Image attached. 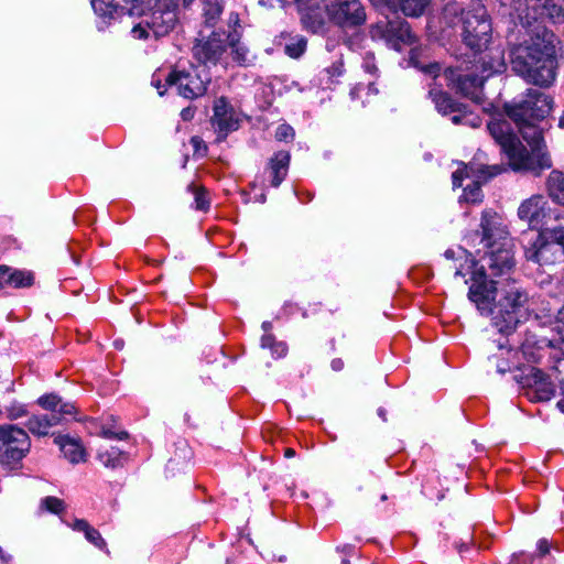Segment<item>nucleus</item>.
I'll return each mask as SVG.
<instances>
[{
	"label": "nucleus",
	"instance_id": "nucleus-1",
	"mask_svg": "<svg viewBox=\"0 0 564 564\" xmlns=\"http://www.w3.org/2000/svg\"><path fill=\"white\" fill-rule=\"evenodd\" d=\"M468 299L482 315L491 316L501 334H510L528 317L529 294L521 284L512 278H490L484 265L473 273Z\"/></svg>",
	"mask_w": 564,
	"mask_h": 564
},
{
	"label": "nucleus",
	"instance_id": "nucleus-2",
	"mask_svg": "<svg viewBox=\"0 0 564 564\" xmlns=\"http://www.w3.org/2000/svg\"><path fill=\"white\" fill-rule=\"evenodd\" d=\"M534 121L514 122L518 131L530 145L531 153L522 144L506 118H492L487 124L490 135L500 147L501 153L508 159L513 171H531L540 174L542 170L552 166V160L546 151L543 138V130Z\"/></svg>",
	"mask_w": 564,
	"mask_h": 564
},
{
	"label": "nucleus",
	"instance_id": "nucleus-3",
	"mask_svg": "<svg viewBox=\"0 0 564 564\" xmlns=\"http://www.w3.org/2000/svg\"><path fill=\"white\" fill-rule=\"evenodd\" d=\"M525 36L510 47L511 68L527 82L547 87L555 79V34L538 24L525 31Z\"/></svg>",
	"mask_w": 564,
	"mask_h": 564
},
{
	"label": "nucleus",
	"instance_id": "nucleus-4",
	"mask_svg": "<svg viewBox=\"0 0 564 564\" xmlns=\"http://www.w3.org/2000/svg\"><path fill=\"white\" fill-rule=\"evenodd\" d=\"M306 29L314 33L323 30L330 20L344 30L356 29L367 15L360 0H294Z\"/></svg>",
	"mask_w": 564,
	"mask_h": 564
},
{
	"label": "nucleus",
	"instance_id": "nucleus-5",
	"mask_svg": "<svg viewBox=\"0 0 564 564\" xmlns=\"http://www.w3.org/2000/svg\"><path fill=\"white\" fill-rule=\"evenodd\" d=\"M443 19L451 26L460 24L462 41L475 53L488 48L492 39V28L485 7L477 4L466 11L460 4L449 2L444 7Z\"/></svg>",
	"mask_w": 564,
	"mask_h": 564
},
{
	"label": "nucleus",
	"instance_id": "nucleus-6",
	"mask_svg": "<svg viewBox=\"0 0 564 564\" xmlns=\"http://www.w3.org/2000/svg\"><path fill=\"white\" fill-rule=\"evenodd\" d=\"M525 258L542 267L564 262V230L538 234L535 240L525 247Z\"/></svg>",
	"mask_w": 564,
	"mask_h": 564
},
{
	"label": "nucleus",
	"instance_id": "nucleus-7",
	"mask_svg": "<svg viewBox=\"0 0 564 564\" xmlns=\"http://www.w3.org/2000/svg\"><path fill=\"white\" fill-rule=\"evenodd\" d=\"M552 109V99L536 88L528 89L525 96L510 104H505L503 110L513 122L540 120L546 117Z\"/></svg>",
	"mask_w": 564,
	"mask_h": 564
},
{
	"label": "nucleus",
	"instance_id": "nucleus-8",
	"mask_svg": "<svg viewBox=\"0 0 564 564\" xmlns=\"http://www.w3.org/2000/svg\"><path fill=\"white\" fill-rule=\"evenodd\" d=\"M31 440L29 434L14 424L0 425V464L17 466L29 454Z\"/></svg>",
	"mask_w": 564,
	"mask_h": 564
},
{
	"label": "nucleus",
	"instance_id": "nucleus-9",
	"mask_svg": "<svg viewBox=\"0 0 564 564\" xmlns=\"http://www.w3.org/2000/svg\"><path fill=\"white\" fill-rule=\"evenodd\" d=\"M511 12L510 15L519 21V24L524 31L532 30L538 25L539 19H550L553 22H560L564 20V13L561 7L555 4L552 0L543 1L536 9V11H530L528 0H511L510 2ZM539 25H541L539 23Z\"/></svg>",
	"mask_w": 564,
	"mask_h": 564
},
{
	"label": "nucleus",
	"instance_id": "nucleus-10",
	"mask_svg": "<svg viewBox=\"0 0 564 564\" xmlns=\"http://www.w3.org/2000/svg\"><path fill=\"white\" fill-rule=\"evenodd\" d=\"M369 33L373 40H382L395 51H400L403 45L413 44L415 40L408 22L398 17L392 20L386 17L377 21L370 26Z\"/></svg>",
	"mask_w": 564,
	"mask_h": 564
},
{
	"label": "nucleus",
	"instance_id": "nucleus-11",
	"mask_svg": "<svg viewBox=\"0 0 564 564\" xmlns=\"http://www.w3.org/2000/svg\"><path fill=\"white\" fill-rule=\"evenodd\" d=\"M444 77L453 89L463 96L469 98L476 104H481L484 100L482 86L486 80L477 70L462 69V68H447Z\"/></svg>",
	"mask_w": 564,
	"mask_h": 564
},
{
	"label": "nucleus",
	"instance_id": "nucleus-12",
	"mask_svg": "<svg viewBox=\"0 0 564 564\" xmlns=\"http://www.w3.org/2000/svg\"><path fill=\"white\" fill-rule=\"evenodd\" d=\"M429 95L436 110L444 116H451V121L454 124L479 127L480 118L469 110L466 105L456 102L447 93L433 88L429 91Z\"/></svg>",
	"mask_w": 564,
	"mask_h": 564
},
{
	"label": "nucleus",
	"instance_id": "nucleus-13",
	"mask_svg": "<svg viewBox=\"0 0 564 564\" xmlns=\"http://www.w3.org/2000/svg\"><path fill=\"white\" fill-rule=\"evenodd\" d=\"M225 31H213L207 37L197 39L192 52L200 64L216 65L227 52L228 42Z\"/></svg>",
	"mask_w": 564,
	"mask_h": 564
},
{
	"label": "nucleus",
	"instance_id": "nucleus-14",
	"mask_svg": "<svg viewBox=\"0 0 564 564\" xmlns=\"http://www.w3.org/2000/svg\"><path fill=\"white\" fill-rule=\"evenodd\" d=\"M165 82L169 86H176L178 95L194 99L206 93L209 79L202 78L195 69L192 72L173 69L166 76Z\"/></svg>",
	"mask_w": 564,
	"mask_h": 564
},
{
	"label": "nucleus",
	"instance_id": "nucleus-15",
	"mask_svg": "<svg viewBox=\"0 0 564 564\" xmlns=\"http://www.w3.org/2000/svg\"><path fill=\"white\" fill-rule=\"evenodd\" d=\"M213 111L212 124L217 132V141L221 142L229 133L238 130L240 116L225 97L215 99Z\"/></svg>",
	"mask_w": 564,
	"mask_h": 564
},
{
	"label": "nucleus",
	"instance_id": "nucleus-16",
	"mask_svg": "<svg viewBox=\"0 0 564 564\" xmlns=\"http://www.w3.org/2000/svg\"><path fill=\"white\" fill-rule=\"evenodd\" d=\"M489 251L484 258L485 269L488 275L494 279L511 278L510 273L514 267L513 252L510 248V241L496 245L494 248H487Z\"/></svg>",
	"mask_w": 564,
	"mask_h": 564
},
{
	"label": "nucleus",
	"instance_id": "nucleus-17",
	"mask_svg": "<svg viewBox=\"0 0 564 564\" xmlns=\"http://www.w3.org/2000/svg\"><path fill=\"white\" fill-rule=\"evenodd\" d=\"M481 240L484 248H494L496 245L509 241V232L502 218L492 210H485L480 220Z\"/></svg>",
	"mask_w": 564,
	"mask_h": 564
},
{
	"label": "nucleus",
	"instance_id": "nucleus-18",
	"mask_svg": "<svg viewBox=\"0 0 564 564\" xmlns=\"http://www.w3.org/2000/svg\"><path fill=\"white\" fill-rule=\"evenodd\" d=\"M524 381L530 389L528 394L532 401H549L555 394V387L550 381V376L538 368L531 367L524 376Z\"/></svg>",
	"mask_w": 564,
	"mask_h": 564
},
{
	"label": "nucleus",
	"instance_id": "nucleus-19",
	"mask_svg": "<svg viewBox=\"0 0 564 564\" xmlns=\"http://www.w3.org/2000/svg\"><path fill=\"white\" fill-rule=\"evenodd\" d=\"M145 0H91L95 13L105 21L116 19L122 14H132L139 4Z\"/></svg>",
	"mask_w": 564,
	"mask_h": 564
},
{
	"label": "nucleus",
	"instance_id": "nucleus-20",
	"mask_svg": "<svg viewBox=\"0 0 564 564\" xmlns=\"http://www.w3.org/2000/svg\"><path fill=\"white\" fill-rule=\"evenodd\" d=\"M547 200L543 195L535 194L524 199L518 208V217L535 228L544 225Z\"/></svg>",
	"mask_w": 564,
	"mask_h": 564
},
{
	"label": "nucleus",
	"instance_id": "nucleus-21",
	"mask_svg": "<svg viewBox=\"0 0 564 564\" xmlns=\"http://www.w3.org/2000/svg\"><path fill=\"white\" fill-rule=\"evenodd\" d=\"M473 68L484 78H489L495 74H500L506 69L503 51L499 46H492L479 53Z\"/></svg>",
	"mask_w": 564,
	"mask_h": 564
},
{
	"label": "nucleus",
	"instance_id": "nucleus-22",
	"mask_svg": "<svg viewBox=\"0 0 564 564\" xmlns=\"http://www.w3.org/2000/svg\"><path fill=\"white\" fill-rule=\"evenodd\" d=\"M144 23L155 39L165 36L174 28L176 14L170 9H154L143 12Z\"/></svg>",
	"mask_w": 564,
	"mask_h": 564
},
{
	"label": "nucleus",
	"instance_id": "nucleus-23",
	"mask_svg": "<svg viewBox=\"0 0 564 564\" xmlns=\"http://www.w3.org/2000/svg\"><path fill=\"white\" fill-rule=\"evenodd\" d=\"M226 39L228 42L227 50H230L232 62L242 67H249L254 64L257 55L241 41V34L229 32Z\"/></svg>",
	"mask_w": 564,
	"mask_h": 564
},
{
	"label": "nucleus",
	"instance_id": "nucleus-24",
	"mask_svg": "<svg viewBox=\"0 0 564 564\" xmlns=\"http://www.w3.org/2000/svg\"><path fill=\"white\" fill-rule=\"evenodd\" d=\"M503 171V167L500 165H476L474 163L469 165H464L463 169H458L452 175L454 187L462 186V182L465 177H478L484 181H488L489 178L500 174Z\"/></svg>",
	"mask_w": 564,
	"mask_h": 564
},
{
	"label": "nucleus",
	"instance_id": "nucleus-25",
	"mask_svg": "<svg viewBox=\"0 0 564 564\" xmlns=\"http://www.w3.org/2000/svg\"><path fill=\"white\" fill-rule=\"evenodd\" d=\"M375 6L399 7L405 15L419 17L431 0H370Z\"/></svg>",
	"mask_w": 564,
	"mask_h": 564
},
{
	"label": "nucleus",
	"instance_id": "nucleus-26",
	"mask_svg": "<svg viewBox=\"0 0 564 564\" xmlns=\"http://www.w3.org/2000/svg\"><path fill=\"white\" fill-rule=\"evenodd\" d=\"M55 443L70 463L77 464L85 460V449L77 440L70 438L67 435H58L55 437Z\"/></svg>",
	"mask_w": 564,
	"mask_h": 564
},
{
	"label": "nucleus",
	"instance_id": "nucleus-27",
	"mask_svg": "<svg viewBox=\"0 0 564 564\" xmlns=\"http://www.w3.org/2000/svg\"><path fill=\"white\" fill-rule=\"evenodd\" d=\"M290 153L288 151H279L270 160V169L272 173L271 185L278 187L285 178L290 164Z\"/></svg>",
	"mask_w": 564,
	"mask_h": 564
},
{
	"label": "nucleus",
	"instance_id": "nucleus-28",
	"mask_svg": "<svg viewBox=\"0 0 564 564\" xmlns=\"http://www.w3.org/2000/svg\"><path fill=\"white\" fill-rule=\"evenodd\" d=\"M58 425V421L48 414H33L26 422L28 430L36 436H46L53 426Z\"/></svg>",
	"mask_w": 564,
	"mask_h": 564
},
{
	"label": "nucleus",
	"instance_id": "nucleus-29",
	"mask_svg": "<svg viewBox=\"0 0 564 564\" xmlns=\"http://www.w3.org/2000/svg\"><path fill=\"white\" fill-rule=\"evenodd\" d=\"M546 188L551 199L564 206V173L552 171L546 181Z\"/></svg>",
	"mask_w": 564,
	"mask_h": 564
},
{
	"label": "nucleus",
	"instance_id": "nucleus-30",
	"mask_svg": "<svg viewBox=\"0 0 564 564\" xmlns=\"http://www.w3.org/2000/svg\"><path fill=\"white\" fill-rule=\"evenodd\" d=\"M37 404L44 410L51 412L58 406L61 413H76V408L73 403L64 401L56 393H48L37 399Z\"/></svg>",
	"mask_w": 564,
	"mask_h": 564
},
{
	"label": "nucleus",
	"instance_id": "nucleus-31",
	"mask_svg": "<svg viewBox=\"0 0 564 564\" xmlns=\"http://www.w3.org/2000/svg\"><path fill=\"white\" fill-rule=\"evenodd\" d=\"M223 11V0H203L202 15L207 26H215Z\"/></svg>",
	"mask_w": 564,
	"mask_h": 564
},
{
	"label": "nucleus",
	"instance_id": "nucleus-32",
	"mask_svg": "<svg viewBox=\"0 0 564 564\" xmlns=\"http://www.w3.org/2000/svg\"><path fill=\"white\" fill-rule=\"evenodd\" d=\"M422 54V50L419 47H413L410 52V63L422 70L423 73L431 75L433 77H437L441 73L442 66L440 63H424L420 59Z\"/></svg>",
	"mask_w": 564,
	"mask_h": 564
},
{
	"label": "nucleus",
	"instance_id": "nucleus-33",
	"mask_svg": "<svg viewBox=\"0 0 564 564\" xmlns=\"http://www.w3.org/2000/svg\"><path fill=\"white\" fill-rule=\"evenodd\" d=\"M33 281L34 278L31 272L7 267V286L28 288L33 284Z\"/></svg>",
	"mask_w": 564,
	"mask_h": 564
},
{
	"label": "nucleus",
	"instance_id": "nucleus-34",
	"mask_svg": "<svg viewBox=\"0 0 564 564\" xmlns=\"http://www.w3.org/2000/svg\"><path fill=\"white\" fill-rule=\"evenodd\" d=\"M485 181L482 178L475 177L473 180L471 184L467 185L464 188L463 197L468 203H480L482 199V192H481V183Z\"/></svg>",
	"mask_w": 564,
	"mask_h": 564
},
{
	"label": "nucleus",
	"instance_id": "nucleus-35",
	"mask_svg": "<svg viewBox=\"0 0 564 564\" xmlns=\"http://www.w3.org/2000/svg\"><path fill=\"white\" fill-rule=\"evenodd\" d=\"M187 189L194 195L196 209L207 210L209 208V200L206 197L204 187L192 183L187 186Z\"/></svg>",
	"mask_w": 564,
	"mask_h": 564
},
{
	"label": "nucleus",
	"instance_id": "nucleus-36",
	"mask_svg": "<svg viewBox=\"0 0 564 564\" xmlns=\"http://www.w3.org/2000/svg\"><path fill=\"white\" fill-rule=\"evenodd\" d=\"M306 40L304 37L293 39L290 43L285 44L284 52L292 58H299L306 50Z\"/></svg>",
	"mask_w": 564,
	"mask_h": 564
},
{
	"label": "nucleus",
	"instance_id": "nucleus-37",
	"mask_svg": "<svg viewBox=\"0 0 564 564\" xmlns=\"http://www.w3.org/2000/svg\"><path fill=\"white\" fill-rule=\"evenodd\" d=\"M120 456H121V452L116 447H112L105 452H100L98 454V458L101 462V464L106 467H111V468H115L119 465Z\"/></svg>",
	"mask_w": 564,
	"mask_h": 564
},
{
	"label": "nucleus",
	"instance_id": "nucleus-38",
	"mask_svg": "<svg viewBox=\"0 0 564 564\" xmlns=\"http://www.w3.org/2000/svg\"><path fill=\"white\" fill-rule=\"evenodd\" d=\"M41 507L55 514L62 512L65 508L62 499L52 496L42 499Z\"/></svg>",
	"mask_w": 564,
	"mask_h": 564
},
{
	"label": "nucleus",
	"instance_id": "nucleus-39",
	"mask_svg": "<svg viewBox=\"0 0 564 564\" xmlns=\"http://www.w3.org/2000/svg\"><path fill=\"white\" fill-rule=\"evenodd\" d=\"M6 413H7L8 419L18 420L28 414V409L24 404H22L20 402H12L7 406Z\"/></svg>",
	"mask_w": 564,
	"mask_h": 564
},
{
	"label": "nucleus",
	"instance_id": "nucleus-40",
	"mask_svg": "<svg viewBox=\"0 0 564 564\" xmlns=\"http://www.w3.org/2000/svg\"><path fill=\"white\" fill-rule=\"evenodd\" d=\"M274 338L270 334H265L261 338V346L263 348H272L274 352L278 354L279 357H282L286 354V346L282 343L273 345Z\"/></svg>",
	"mask_w": 564,
	"mask_h": 564
},
{
	"label": "nucleus",
	"instance_id": "nucleus-41",
	"mask_svg": "<svg viewBox=\"0 0 564 564\" xmlns=\"http://www.w3.org/2000/svg\"><path fill=\"white\" fill-rule=\"evenodd\" d=\"M85 538L87 539V541H89L91 544H94L98 549H101V550L106 549V542L102 539L101 534L99 533L98 530H96L91 525L86 531Z\"/></svg>",
	"mask_w": 564,
	"mask_h": 564
},
{
	"label": "nucleus",
	"instance_id": "nucleus-42",
	"mask_svg": "<svg viewBox=\"0 0 564 564\" xmlns=\"http://www.w3.org/2000/svg\"><path fill=\"white\" fill-rule=\"evenodd\" d=\"M294 138V129L289 124H280L275 130V139L288 141Z\"/></svg>",
	"mask_w": 564,
	"mask_h": 564
},
{
	"label": "nucleus",
	"instance_id": "nucleus-43",
	"mask_svg": "<svg viewBox=\"0 0 564 564\" xmlns=\"http://www.w3.org/2000/svg\"><path fill=\"white\" fill-rule=\"evenodd\" d=\"M131 33L134 39H139V40H145V39L150 37V34H152V32L145 25L144 17L142 18V20L139 24H137L132 28Z\"/></svg>",
	"mask_w": 564,
	"mask_h": 564
},
{
	"label": "nucleus",
	"instance_id": "nucleus-44",
	"mask_svg": "<svg viewBox=\"0 0 564 564\" xmlns=\"http://www.w3.org/2000/svg\"><path fill=\"white\" fill-rule=\"evenodd\" d=\"M228 34L229 32H237L242 35V30L240 25L239 14L237 12H230L227 19Z\"/></svg>",
	"mask_w": 564,
	"mask_h": 564
},
{
	"label": "nucleus",
	"instance_id": "nucleus-45",
	"mask_svg": "<svg viewBox=\"0 0 564 564\" xmlns=\"http://www.w3.org/2000/svg\"><path fill=\"white\" fill-rule=\"evenodd\" d=\"M191 144L193 145L194 154H197L199 156H205L207 154V145L200 137H192Z\"/></svg>",
	"mask_w": 564,
	"mask_h": 564
},
{
	"label": "nucleus",
	"instance_id": "nucleus-46",
	"mask_svg": "<svg viewBox=\"0 0 564 564\" xmlns=\"http://www.w3.org/2000/svg\"><path fill=\"white\" fill-rule=\"evenodd\" d=\"M47 414L50 416L56 417V420L58 421V424H62L64 422H67L70 419H74L76 413H61L58 406H56L54 410H52Z\"/></svg>",
	"mask_w": 564,
	"mask_h": 564
},
{
	"label": "nucleus",
	"instance_id": "nucleus-47",
	"mask_svg": "<svg viewBox=\"0 0 564 564\" xmlns=\"http://www.w3.org/2000/svg\"><path fill=\"white\" fill-rule=\"evenodd\" d=\"M72 528L76 531L84 532L85 534L86 531L90 528V524L84 519H77L72 525Z\"/></svg>",
	"mask_w": 564,
	"mask_h": 564
},
{
	"label": "nucleus",
	"instance_id": "nucleus-48",
	"mask_svg": "<svg viewBox=\"0 0 564 564\" xmlns=\"http://www.w3.org/2000/svg\"><path fill=\"white\" fill-rule=\"evenodd\" d=\"M538 551H539L540 555H545L550 552V543L546 539L539 540Z\"/></svg>",
	"mask_w": 564,
	"mask_h": 564
},
{
	"label": "nucleus",
	"instance_id": "nucleus-49",
	"mask_svg": "<svg viewBox=\"0 0 564 564\" xmlns=\"http://www.w3.org/2000/svg\"><path fill=\"white\" fill-rule=\"evenodd\" d=\"M7 286V265H0V289Z\"/></svg>",
	"mask_w": 564,
	"mask_h": 564
},
{
	"label": "nucleus",
	"instance_id": "nucleus-50",
	"mask_svg": "<svg viewBox=\"0 0 564 564\" xmlns=\"http://www.w3.org/2000/svg\"><path fill=\"white\" fill-rule=\"evenodd\" d=\"M332 369L335 371H339L344 368V362L341 359H334L330 364Z\"/></svg>",
	"mask_w": 564,
	"mask_h": 564
},
{
	"label": "nucleus",
	"instance_id": "nucleus-51",
	"mask_svg": "<svg viewBox=\"0 0 564 564\" xmlns=\"http://www.w3.org/2000/svg\"><path fill=\"white\" fill-rule=\"evenodd\" d=\"M10 560H11V556L4 554L3 550L0 547V562L9 563Z\"/></svg>",
	"mask_w": 564,
	"mask_h": 564
},
{
	"label": "nucleus",
	"instance_id": "nucleus-52",
	"mask_svg": "<svg viewBox=\"0 0 564 564\" xmlns=\"http://www.w3.org/2000/svg\"><path fill=\"white\" fill-rule=\"evenodd\" d=\"M192 116H193V111H192L191 109H184V110L182 111V118H183L184 120H188V119H191V118H192Z\"/></svg>",
	"mask_w": 564,
	"mask_h": 564
},
{
	"label": "nucleus",
	"instance_id": "nucleus-53",
	"mask_svg": "<svg viewBox=\"0 0 564 564\" xmlns=\"http://www.w3.org/2000/svg\"><path fill=\"white\" fill-rule=\"evenodd\" d=\"M365 68L367 72L372 73L376 69V66L371 62L367 61L365 62Z\"/></svg>",
	"mask_w": 564,
	"mask_h": 564
},
{
	"label": "nucleus",
	"instance_id": "nucleus-54",
	"mask_svg": "<svg viewBox=\"0 0 564 564\" xmlns=\"http://www.w3.org/2000/svg\"><path fill=\"white\" fill-rule=\"evenodd\" d=\"M102 435H104L105 437H107V438H115L116 432H112V431H110V430H105V431L102 432Z\"/></svg>",
	"mask_w": 564,
	"mask_h": 564
},
{
	"label": "nucleus",
	"instance_id": "nucleus-55",
	"mask_svg": "<svg viewBox=\"0 0 564 564\" xmlns=\"http://www.w3.org/2000/svg\"><path fill=\"white\" fill-rule=\"evenodd\" d=\"M284 455L288 458L294 457L295 451L293 448H286Z\"/></svg>",
	"mask_w": 564,
	"mask_h": 564
},
{
	"label": "nucleus",
	"instance_id": "nucleus-56",
	"mask_svg": "<svg viewBox=\"0 0 564 564\" xmlns=\"http://www.w3.org/2000/svg\"><path fill=\"white\" fill-rule=\"evenodd\" d=\"M127 437H128L127 432H119V433H116V435H115V438H118V440H126Z\"/></svg>",
	"mask_w": 564,
	"mask_h": 564
},
{
	"label": "nucleus",
	"instance_id": "nucleus-57",
	"mask_svg": "<svg viewBox=\"0 0 564 564\" xmlns=\"http://www.w3.org/2000/svg\"><path fill=\"white\" fill-rule=\"evenodd\" d=\"M262 328L265 333H268L271 329V323L270 322H263Z\"/></svg>",
	"mask_w": 564,
	"mask_h": 564
},
{
	"label": "nucleus",
	"instance_id": "nucleus-58",
	"mask_svg": "<svg viewBox=\"0 0 564 564\" xmlns=\"http://www.w3.org/2000/svg\"><path fill=\"white\" fill-rule=\"evenodd\" d=\"M557 408L560 409L561 412L564 413V395L563 398L557 402Z\"/></svg>",
	"mask_w": 564,
	"mask_h": 564
},
{
	"label": "nucleus",
	"instance_id": "nucleus-59",
	"mask_svg": "<svg viewBox=\"0 0 564 564\" xmlns=\"http://www.w3.org/2000/svg\"><path fill=\"white\" fill-rule=\"evenodd\" d=\"M378 415L383 420V421H387V417H386V410L384 409H379L378 410Z\"/></svg>",
	"mask_w": 564,
	"mask_h": 564
},
{
	"label": "nucleus",
	"instance_id": "nucleus-60",
	"mask_svg": "<svg viewBox=\"0 0 564 564\" xmlns=\"http://www.w3.org/2000/svg\"><path fill=\"white\" fill-rule=\"evenodd\" d=\"M558 127L561 129H564V109H563V112H562V115H561V117L558 119Z\"/></svg>",
	"mask_w": 564,
	"mask_h": 564
},
{
	"label": "nucleus",
	"instance_id": "nucleus-61",
	"mask_svg": "<svg viewBox=\"0 0 564 564\" xmlns=\"http://www.w3.org/2000/svg\"><path fill=\"white\" fill-rule=\"evenodd\" d=\"M454 256H455V252H454L453 250H451V249H449V250H446V251H445V257H446L447 259H453V258H454Z\"/></svg>",
	"mask_w": 564,
	"mask_h": 564
},
{
	"label": "nucleus",
	"instance_id": "nucleus-62",
	"mask_svg": "<svg viewBox=\"0 0 564 564\" xmlns=\"http://www.w3.org/2000/svg\"><path fill=\"white\" fill-rule=\"evenodd\" d=\"M558 349L561 355L564 357V340L558 341Z\"/></svg>",
	"mask_w": 564,
	"mask_h": 564
},
{
	"label": "nucleus",
	"instance_id": "nucleus-63",
	"mask_svg": "<svg viewBox=\"0 0 564 564\" xmlns=\"http://www.w3.org/2000/svg\"><path fill=\"white\" fill-rule=\"evenodd\" d=\"M368 89H369V91H372L373 94H377V93H378V90L373 87V84H372V83H370V84L368 85Z\"/></svg>",
	"mask_w": 564,
	"mask_h": 564
},
{
	"label": "nucleus",
	"instance_id": "nucleus-64",
	"mask_svg": "<svg viewBox=\"0 0 564 564\" xmlns=\"http://www.w3.org/2000/svg\"><path fill=\"white\" fill-rule=\"evenodd\" d=\"M561 394L564 395V380L560 381Z\"/></svg>",
	"mask_w": 564,
	"mask_h": 564
}]
</instances>
